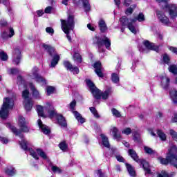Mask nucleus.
Instances as JSON below:
<instances>
[{
	"label": "nucleus",
	"instance_id": "f257e3e1",
	"mask_svg": "<svg viewBox=\"0 0 177 177\" xmlns=\"http://www.w3.org/2000/svg\"><path fill=\"white\" fill-rule=\"evenodd\" d=\"M18 124L20 127L21 130H17L15 126L10 124V123H8L6 124L7 128H10V129L12 130V132L15 133L17 136H19L21 138V141H19V145L23 149V150L27 151L28 150V148L27 146H28V142L26 139H24V136L21 134V132H29L30 129L27 127V122H26V119L23 116H19L18 118Z\"/></svg>",
	"mask_w": 177,
	"mask_h": 177
},
{
	"label": "nucleus",
	"instance_id": "f03ea898",
	"mask_svg": "<svg viewBox=\"0 0 177 177\" xmlns=\"http://www.w3.org/2000/svg\"><path fill=\"white\" fill-rule=\"evenodd\" d=\"M136 21H145V15H143V13H140L137 17L130 20L125 16L120 18V23L122 27L127 26V28H129L133 34H136V32H138L136 26L133 25V23H136Z\"/></svg>",
	"mask_w": 177,
	"mask_h": 177
},
{
	"label": "nucleus",
	"instance_id": "7ed1b4c3",
	"mask_svg": "<svg viewBox=\"0 0 177 177\" xmlns=\"http://www.w3.org/2000/svg\"><path fill=\"white\" fill-rule=\"evenodd\" d=\"M13 106H15V97L4 98L0 109V118L6 120L9 117V111L13 109Z\"/></svg>",
	"mask_w": 177,
	"mask_h": 177
},
{
	"label": "nucleus",
	"instance_id": "20e7f679",
	"mask_svg": "<svg viewBox=\"0 0 177 177\" xmlns=\"http://www.w3.org/2000/svg\"><path fill=\"white\" fill-rule=\"evenodd\" d=\"M62 30L66 34L67 39L71 42V36H70V31L74 30L75 22L74 21V16L69 15L67 20L61 19Z\"/></svg>",
	"mask_w": 177,
	"mask_h": 177
},
{
	"label": "nucleus",
	"instance_id": "39448f33",
	"mask_svg": "<svg viewBox=\"0 0 177 177\" xmlns=\"http://www.w3.org/2000/svg\"><path fill=\"white\" fill-rule=\"evenodd\" d=\"M169 0H156L163 10L169 12L171 19H175L177 16V6L176 4H168Z\"/></svg>",
	"mask_w": 177,
	"mask_h": 177
},
{
	"label": "nucleus",
	"instance_id": "423d86ee",
	"mask_svg": "<svg viewBox=\"0 0 177 177\" xmlns=\"http://www.w3.org/2000/svg\"><path fill=\"white\" fill-rule=\"evenodd\" d=\"M95 44L98 46L99 52H104V50L102 47L105 46L109 50H110V46H111V41L106 37H97L95 39Z\"/></svg>",
	"mask_w": 177,
	"mask_h": 177
},
{
	"label": "nucleus",
	"instance_id": "0eeeda50",
	"mask_svg": "<svg viewBox=\"0 0 177 177\" xmlns=\"http://www.w3.org/2000/svg\"><path fill=\"white\" fill-rule=\"evenodd\" d=\"M43 48H44V49L48 52L50 56L53 57L50 67H55L59 63V60H60V57L57 55V53H56V51L53 47L49 45L44 44Z\"/></svg>",
	"mask_w": 177,
	"mask_h": 177
},
{
	"label": "nucleus",
	"instance_id": "6e6552de",
	"mask_svg": "<svg viewBox=\"0 0 177 177\" xmlns=\"http://www.w3.org/2000/svg\"><path fill=\"white\" fill-rule=\"evenodd\" d=\"M29 96L30 91L26 89L22 92V97L24 99V106L26 111H30L34 105V102H32V100H31Z\"/></svg>",
	"mask_w": 177,
	"mask_h": 177
},
{
	"label": "nucleus",
	"instance_id": "1a4fd4ad",
	"mask_svg": "<svg viewBox=\"0 0 177 177\" xmlns=\"http://www.w3.org/2000/svg\"><path fill=\"white\" fill-rule=\"evenodd\" d=\"M86 83L87 86H88V88H90V91L93 96L95 99H100V91L97 89L96 86H95V84H93V82H92V81H91L90 80H86Z\"/></svg>",
	"mask_w": 177,
	"mask_h": 177
},
{
	"label": "nucleus",
	"instance_id": "9d476101",
	"mask_svg": "<svg viewBox=\"0 0 177 177\" xmlns=\"http://www.w3.org/2000/svg\"><path fill=\"white\" fill-rule=\"evenodd\" d=\"M75 106H77V102H75V100H73L70 103L69 109L73 113L76 120L81 124H84V122H85V119L82 118V116L81 115V114H80V113L74 111Z\"/></svg>",
	"mask_w": 177,
	"mask_h": 177
},
{
	"label": "nucleus",
	"instance_id": "9b49d317",
	"mask_svg": "<svg viewBox=\"0 0 177 177\" xmlns=\"http://www.w3.org/2000/svg\"><path fill=\"white\" fill-rule=\"evenodd\" d=\"M64 67L66 68L68 71H71L73 74H79L80 73V68L77 66H73V64L68 61H64L63 62Z\"/></svg>",
	"mask_w": 177,
	"mask_h": 177
},
{
	"label": "nucleus",
	"instance_id": "f8f14e48",
	"mask_svg": "<svg viewBox=\"0 0 177 177\" xmlns=\"http://www.w3.org/2000/svg\"><path fill=\"white\" fill-rule=\"evenodd\" d=\"M21 60V52L19 48H15L12 54V63L17 66Z\"/></svg>",
	"mask_w": 177,
	"mask_h": 177
},
{
	"label": "nucleus",
	"instance_id": "ddd939ff",
	"mask_svg": "<svg viewBox=\"0 0 177 177\" xmlns=\"http://www.w3.org/2000/svg\"><path fill=\"white\" fill-rule=\"evenodd\" d=\"M156 15L161 23H162L165 26H169L171 24V22H169V19H168V17H167V16L164 15V12H162V11H157Z\"/></svg>",
	"mask_w": 177,
	"mask_h": 177
},
{
	"label": "nucleus",
	"instance_id": "4468645a",
	"mask_svg": "<svg viewBox=\"0 0 177 177\" xmlns=\"http://www.w3.org/2000/svg\"><path fill=\"white\" fill-rule=\"evenodd\" d=\"M161 86L163 89H168V86H169V77L167 76V75L164 74L160 76Z\"/></svg>",
	"mask_w": 177,
	"mask_h": 177
},
{
	"label": "nucleus",
	"instance_id": "2eb2a0df",
	"mask_svg": "<svg viewBox=\"0 0 177 177\" xmlns=\"http://www.w3.org/2000/svg\"><path fill=\"white\" fill-rule=\"evenodd\" d=\"M95 68V72L98 77H103V68H102V64L100 62H95L93 66Z\"/></svg>",
	"mask_w": 177,
	"mask_h": 177
},
{
	"label": "nucleus",
	"instance_id": "dca6fc26",
	"mask_svg": "<svg viewBox=\"0 0 177 177\" xmlns=\"http://www.w3.org/2000/svg\"><path fill=\"white\" fill-rule=\"evenodd\" d=\"M37 124L40 129H41V132L44 133V135H49L50 133V129H49L48 127H47L45 124H42V120L41 119H39L37 120Z\"/></svg>",
	"mask_w": 177,
	"mask_h": 177
},
{
	"label": "nucleus",
	"instance_id": "f3484780",
	"mask_svg": "<svg viewBox=\"0 0 177 177\" xmlns=\"http://www.w3.org/2000/svg\"><path fill=\"white\" fill-rule=\"evenodd\" d=\"M29 86L32 92V96L35 99H41V93H39V91L35 88V86H34L32 83H30Z\"/></svg>",
	"mask_w": 177,
	"mask_h": 177
},
{
	"label": "nucleus",
	"instance_id": "a211bd4d",
	"mask_svg": "<svg viewBox=\"0 0 177 177\" xmlns=\"http://www.w3.org/2000/svg\"><path fill=\"white\" fill-rule=\"evenodd\" d=\"M143 45L145 46L147 49H150L151 50L158 52V46H156V44L153 43H150V41L145 40L143 41Z\"/></svg>",
	"mask_w": 177,
	"mask_h": 177
},
{
	"label": "nucleus",
	"instance_id": "6ab92c4d",
	"mask_svg": "<svg viewBox=\"0 0 177 177\" xmlns=\"http://www.w3.org/2000/svg\"><path fill=\"white\" fill-rule=\"evenodd\" d=\"M138 164L142 165L144 171H145V174H151V171L150 170V166L149 165V162L143 159H140V162H138Z\"/></svg>",
	"mask_w": 177,
	"mask_h": 177
},
{
	"label": "nucleus",
	"instance_id": "aec40b11",
	"mask_svg": "<svg viewBox=\"0 0 177 177\" xmlns=\"http://www.w3.org/2000/svg\"><path fill=\"white\" fill-rule=\"evenodd\" d=\"M110 132L112 133L113 138L116 140H120L121 139V133H120L117 127H112L110 129Z\"/></svg>",
	"mask_w": 177,
	"mask_h": 177
},
{
	"label": "nucleus",
	"instance_id": "412c9836",
	"mask_svg": "<svg viewBox=\"0 0 177 177\" xmlns=\"http://www.w3.org/2000/svg\"><path fill=\"white\" fill-rule=\"evenodd\" d=\"M57 120L60 127H63L64 128H66V127H67V122H66V118H64L63 115H57Z\"/></svg>",
	"mask_w": 177,
	"mask_h": 177
},
{
	"label": "nucleus",
	"instance_id": "4be33fe9",
	"mask_svg": "<svg viewBox=\"0 0 177 177\" xmlns=\"http://www.w3.org/2000/svg\"><path fill=\"white\" fill-rule=\"evenodd\" d=\"M129 155L136 161V162H140V159H139V157L138 156V154L136 153V151L133 149H129Z\"/></svg>",
	"mask_w": 177,
	"mask_h": 177
},
{
	"label": "nucleus",
	"instance_id": "5701e85b",
	"mask_svg": "<svg viewBox=\"0 0 177 177\" xmlns=\"http://www.w3.org/2000/svg\"><path fill=\"white\" fill-rule=\"evenodd\" d=\"M111 93H113V90L111 87H109L104 93H100V97L106 100Z\"/></svg>",
	"mask_w": 177,
	"mask_h": 177
},
{
	"label": "nucleus",
	"instance_id": "b1692460",
	"mask_svg": "<svg viewBox=\"0 0 177 177\" xmlns=\"http://www.w3.org/2000/svg\"><path fill=\"white\" fill-rule=\"evenodd\" d=\"M38 68L34 67L32 69L31 73L28 74V77H30V78H32V80H35L39 75V74H38Z\"/></svg>",
	"mask_w": 177,
	"mask_h": 177
},
{
	"label": "nucleus",
	"instance_id": "393cba45",
	"mask_svg": "<svg viewBox=\"0 0 177 177\" xmlns=\"http://www.w3.org/2000/svg\"><path fill=\"white\" fill-rule=\"evenodd\" d=\"M98 26L101 32H105L107 31V25H106V21L103 19H100L98 22Z\"/></svg>",
	"mask_w": 177,
	"mask_h": 177
},
{
	"label": "nucleus",
	"instance_id": "a878e982",
	"mask_svg": "<svg viewBox=\"0 0 177 177\" xmlns=\"http://www.w3.org/2000/svg\"><path fill=\"white\" fill-rule=\"evenodd\" d=\"M126 167L130 176H133V177L136 176V171H135V168L132 167V165L128 163H126Z\"/></svg>",
	"mask_w": 177,
	"mask_h": 177
},
{
	"label": "nucleus",
	"instance_id": "bb28decb",
	"mask_svg": "<svg viewBox=\"0 0 177 177\" xmlns=\"http://www.w3.org/2000/svg\"><path fill=\"white\" fill-rule=\"evenodd\" d=\"M100 137L102 140V145L104 146V147H106L107 149H110V142H109V138L106 136L104 134H101Z\"/></svg>",
	"mask_w": 177,
	"mask_h": 177
},
{
	"label": "nucleus",
	"instance_id": "cd10ccee",
	"mask_svg": "<svg viewBox=\"0 0 177 177\" xmlns=\"http://www.w3.org/2000/svg\"><path fill=\"white\" fill-rule=\"evenodd\" d=\"M5 173L6 175H8V176H13L16 175V169L13 167H8L5 169Z\"/></svg>",
	"mask_w": 177,
	"mask_h": 177
},
{
	"label": "nucleus",
	"instance_id": "c85d7f7f",
	"mask_svg": "<svg viewBox=\"0 0 177 177\" xmlns=\"http://www.w3.org/2000/svg\"><path fill=\"white\" fill-rule=\"evenodd\" d=\"M170 97L173 102L177 103V91L176 89L174 88L171 89L169 92Z\"/></svg>",
	"mask_w": 177,
	"mask_h": 177
},
{
	"label": "nucleus",
	"instance_id": "c756f323",
	"mask_svg": "<svg viewBox=\"0 0 177 177\" xmlns=\"http://www.w3.org/2000/svg\"><path fill=\"white\" fill-rule=\"evenodd\" d=\"M82 2L83 8L85 12H89L91 10V4H89V0H80Z\"/></svg>",
	"mask_w": 177,
	"mask_h": 177
},
{
	"label": "nucleus",
	"instance_id": "7c9ffc66",
	"mask_svg": "<svg viewBox=\"0 0 177 177\" xmlns=\"http://www.w3.org/2000/svg\"><path fill=\"white\" fill-rule=\"evenodd\" d=\"M36 153H37L38 156L43 158V160H48V156L46 155V153L44 151V150L37 149H36Z\"/></svg>",
	"mask_w": 177,
	"mask_h": 177
},
{
	"label": "nucleus",
	"instance_id": "2f4dec72",
	"mask_svg": "<svg viewBox=\"0 0 177 177\" xmlns=\"http://www.w3.org/2000/svg\"><path fill=\"white\" fill-rule=\"evenodd\" d=\"M47 107L50 109V111H48V114L50 115V118H53L55 115L56 114V112L55 111V109L53 108V106L50 105V103L48 102L47 104Z\"/></svg>",
	"mask_w": 177,
	"mask_h": 177
},
{
	"label": "nucleus",
	"instance_id": "473e14b6",
	"mask_svg": "<svg viewBox=\"0 0 177 177\" xmlns=\"http://www.w3.org/2000/svg\"><path fill=\"white\" fill-rule=\"evenodd\" d=\"M35 81L36 82H38V84H40V85L41 86L46 85L47 84L46 80H45V78H44L42 76L39 75L37 77Z\"/></svg>",
	"mask_w": 177,
	"mask_h": 177
},
{
	"label": "nucleus",
	"instance_id": "72a5a7b5",
	"mask_svg": "<svg viewBox=\"0 0 177 177\" xmlns=\"http://www.w3.org/2000/svg\"><path fill=\"white\" fill-rule=\"evenodd\" d=\"M55 88L52 86H47L46 87V92L47 96H50L52 94L55 93Z\"/></svg>",
	"mask_w": 177,
	"mask_h": 177
},
{
	"label": "nucleus",
	"instance_id": "f704fd0d",
	"mask_svg": "<svg viewBox=\"0 0 177 177\" xmlns=\"http://www.w3.org/2000/svg\"><path fill=\"white\" fill-rule=\"evenodd\" d=\"M168 70L169 73H171L174 75H177V65L176 64L170 65L168 68Z\"/></svg>",
	"mask_w": 177,
	"mask_h": 177
},
{
	"label": "nucleus",
	"instance_id": "c9c22d12",
	"mask_svg": "<svg viewBox=\"0 0 177 177\" xmlns=\"http://www.w3.org/2000/svg\"><path fill=\"white\" fill-rule=\"evenodd\" d=\"M175 175V172L168 174V172L165 171H162L161 174L158 175V177H172Z\"/></svg>",
	"mask_w": 177,
	"mask_h": 177
},
{
	"label": "nucleus",
	"instance_id": "e433bc0d",
	"mask_svg": "<svg viewBox=\"0 0 177 177\" xmlns=\"http://www.w3.org/2000/svg\"><path fill=\"white\" fill-rule=\"evenodd\" d=\"M162 62L165 64H168L169 65L171 63V57H169L168 54H164L162 55Z\"/></svg>",
	"mask_w": 177,
	"mask_h": 177
},
{
	"label": "nucleus",
	"instance_id": "4c0bfd02",
	"mask_svg": "<svg viewBox=\"0 0 177 177\" xmlns=\"http://www.w3.org/2000/svg\"><path fill=\"white\" fill-rule=\"evenodd\" d=\"M73 60L77 64H80L82 62V57H81V55L80 53H75L73 55Z\"/></svg>",
	"mask_w": 177,
	"mask_h": 177
},
{
	"label": "nucleus",
	"instance_id": "58836bf2",
	"mask_svg": "<svg viewBox=\"0 0 177 177\" xmlns=\"http://www.w3.org/2000/svg\"><path fill=\"white\" fill-rule=\"evenodd\" d=\"M89 109L95 118H100V115H99V113H97V110H96V108L90 107Z\"/></svg>",
	"mask_w": 177,
	"mask_h": 177
},
{
	"label": "nucleus",
	"instance_id": "ea45409f",
	"mask_svg": "<svg viewBox=\"0 0 177 177\" xmlns=\"http://www.w3.org/2000/svg\"><path fill=\"white\" fill-rule=\"evenodd\" d=\"M38 115L40 117H44V106L41 105H38L36 108Z\"/></svg>",
	"mask_w": 177,
	"mask_h": 177
},
{
	"label": "nucleus",
	"instance_id": "a19ab883",
	"mask_svg": "<svg viewBox=\"0 0 177 177\" xmlns=\"http://www.w3.org/2000/svg\"><path fill=\"white\" fill-rule=\"evenodd\" d=\"M157 135L158 136H159L161 140H167V136L165 135V133H164V132H162V131L158 130Z\"/></svg>",
	"mask_w": 177,
	"mask_h": 177
},
{
	"label": "nucleus",
	"instance_id": "79ce46f5",
	"mask_svg": "<svg viewBox=\"0 0 177 177\" xmlns=\"http://www.w3.org/2000/svg\"><path fill=\"white\" fill-rule=\"evenodd\" d=\"M59 147L61 149V150H62V151H66L68 146L67 145V143H66V141H63L59 144Z\"/></svg>",
	"mask_w": 177,
	"mask_h": 177
},
{
	"label": "nucleus",
	"instance_id": "37998d69",
	"mask_svg": "<svg viewBox=\"0 0 177 177\" xmlns=\"http://www.w3.org/2000/svg\"><path fill=\"white\" fill-rule=\"evenodd\" d=\"M111 80L114 84H118L120 82V77L116 73H113L111 75Z\"/></svg>",
	"mask_w": 177,
	"mask_h": 177
},
{
	"label": "nucleus",
	"instance_id": "c03bdc74",
	"mask_svg": "<svg viewBox=\"0 0 177 177\" xmlns=\"http://www.w3.org/2000/svg\"><path fill=\"white\" fill-rule=\"evenodd\" d=\"M111 113L114 117H116V118H120V117H121V113H120L115 108L111 109Z\"/></svg>",
	"mask_w": 177,
	"mask_h": 177
},
{
	"label": "nucleus",
	"instance_id": "a18cd8bd",
	"mask_svg": "<svg viewBox=\"0 0 177 177\" xmlns=\"http://www.w3.org/2000/svg\"><path fill=\"white\" fill-rule=\"evenodd\" d=\"M28 150L30 156H32L33 158H35V160H39V158L38 157V155L37 154V152H35V151L30 148L28 149Z\"/></svg>",
	"mask_w": 177,
	"mask_h": 177
},
{
	"label": "nucleus",
	"instance_id": "49530a36",
	"mask_svg": "<svg viewBox=\"0 0 177 177\" xmlns=\"http://www.w3.org/2000/svg\"><path fill=\"white\" fill-rule=\"evenodd\" d=\"M51 169L54 174H62V169L57 166H51Z\"/></svg>",
	"mask_w": 177,
	"mask_h": 177
},
{
	"label": "nucleus",
	"instance_id": "de8ad7c7",
	"mask_svg": "<svg viewBox=\"0 0 177 177\" xmlns=\"http://www.w3.org/2000/svg\"><path fill=\"white\" fill-rule=\"evenodd\" d=\"M169 135L171 136L172 139L174 140H175L176 142H177V132L175 131L173 129H171L169 131Z\"/></svg>",
	"mask_w": 177,
	"mask_h": 177
},
{
	"label": "nucleus",
	"instance_id": "09e8293b",
	"mask_svg": "<svg viewBox=\"0 0 177 177\" xmlns=\"http://www.w3.org/2000/svg\"><path fill=\"white\" fill-rule=\"evenodd\" d=\"M8 74H10V75H15V74H17L19 73V69L17 68H8L7 71Z\"/></svg>",
	"mask_w": 177,
	"mask_h": 177
},
{
	"label": "nucleus",
	"instance_id": "8fccbe9b",
	"mask_svg": "<svg viewBox=\"0 0 177 177\" xmlns=\"http://www.w3.org/2000/svg\"><path fill=\"white\" fill-rule=\"evenodd\" d=\"M0 59L3 62H6L8 60V54L3 51L0 52Z\"/></svg>",
	"mask_w": 177,
	"mask_h": 177
},
{
	"label": "nucleus",
	"instance_id": "3c124183",
	"mask_svg": "<svg viewBox=\"0 0 177 177\" xmlns=\"http://www.w3.org/2000/svg\"><path fill=\"white\" fill-rule=\"evenodd\" d=\"M144 150H145V153H147V154H153L154 153V151L149 147H146V146L144 147Z\"/></svg>",
	"mask_w": 177,
	"mask_h": 177
},
{
	"label": "nucleus",
	"instance_id": "603ef678",
	"mask_svg": "<svg viewBox=\"0 0 177 177\" xmlns=\"http://www.w3.org/2000/svg\"><path fill=\"white\" fill-rule=\"evenodd\" d=\"M122 133H124V135H131L132 133V129L129 127L125 128L122 130Z\"/></svg>",
	"mask_w": 177,
	"mask_h": 177
},
{
	"label": "nucleus",
	"instance_id": "864d4df0",
	"mask_svg": "<svg viewBox=\"0 0 177 177\" xmlns=\"http://www.w3.org/2000/svg\"><path fill=\"white\" fill-rule=\"evenodd\" d=\"M17 84L19 86L24 85V80H23V77H21L20 75L18 76L17 78Z\"/></svg>",
	"mask_w": 177,
	"mask_h": 177
},
{
	"label": "nucleus",
	"instance_id": "5fc2aeb1",
	"mask_svg": "<svg viewBox=\"0 0 177 177\" xmlns=\"http://www.w3.org/2000/svg\"><path fill=\"white\" fill-rule=\"evenodd\" d=\"M46 32L48 34H50V35H53V34H55V30H53V28H52V27H47L46 28Z\"/></svg>",
	"mask_w": 177,
	"mask_h": 177
},
{
	"label": "nucleus",
	"instance_id": "6e6d98bb",
	"mask_svg": "<svg viewBox=\"0 0 177 177\" xmlns=\"http://www.w3.org/2000/svg\"><path fill=\"white\" fill-rule=\"evenodd\" d=\"M6 26H8V21L5 19H1L0 20V27L3 28L6 27Z\"/></svg>",
	"mask_w": 177,
	"mask_h": 177
},
{
	"label": "nucleus",
	"instance_id": "4d7b16f0",
	"mask_svg": "<svg viewBox=\"0 0 177 177\" xmlns=\"http://www.w3.org/2000/svg\"><path fill=\"white\" fill-rule=\"evenodd\" d=\"M1 38H3V39H8V38H9V34H8V32H3L1 33Z\"/></svg>",
	"mask_w": 177,
	"mask_h": 177
},
{
	"label": "nucleus",
	"instance_id": "13d9d810",
	"mask_svg": "<svg viewBox=\"0 0 177 177\" xmlns=\"http://www.w3.org/2000/svg\"><path fill=\"white\" fill-rule=\"evenodd\" d=\"M132 13H133V8L132 7H129L125 11L126 15H132Z\"/></svg>",
	"mask_w": 177,
	"mask_h": 177
},
{
	"label": "nucleus",
	"instance_id": "bf43d9fd",
	"mask_svg": "<svg viewBox=\"0 0 177 177\" xmlns=\"http://www.w3.org/2000/svg\"><path fill=\"white\" fill-rule=\"evenodd\" d=\"M0 140L1 141L2 143L4 145H6L9 142V140L5 137H0Z\"/></svg>",
	"mask_w": 177,
	"mask_h": 177
},
{
	"label": "nucleus",
	"instance_id": "052dcab7",
	"mask_svg": "<svg viewBox=\"0 0 177 177\" xmlns=\"http://www.w3.org/2000/svg\"><path fill=\"white\" fill-rule=\"evenodd\" d=\"M9 31V38H12L15 35V30H13V28H10Z\"/></svg>",
	"mask_w": 177,
	"mask_h": 177
},
{
	"label": "nucleus",
	"instance_id": "680f3d73",
	"mask_svg": "<svg viewBox=\"0 0 177 177\" xmlns=\"http://www.w3.org/2000/svg\"><path fill=\"white\" fill-rule=\"evenodd\" d=\"M169 49L171 50V52L177 55V48L169 46Z\"/></svg>",
	"mask_w": 177,
	"mask_h": 177
},
{
	"label": "nucleus",
	"instance_id": "e2e57ef3",
	"mask_svg": "<svg viewBox=\"0 0 177 177\" xmlns=\"http://www.w3.org/2000/svg\"><path fill=\"white\" fill-rule=\"evenodd\" d=\"M53 8L51 6L46 7L44 12L45 13H50L52 12Z\"/></svg>",
	"mask_w": 177,
	"mask_h": 177
},
{
	"label": "nucleus",
	"instance_id": "0e129e2a",
	"mask_svg": "<svg viewBox=\"0 0 177 177\" xmlns=\"http://www.w3.org/2000/svg\"><path fill=\"white\" fill-rule=\"evenodd\" d=\"M132 3V0H124V5L126 6H129Z\"/></svg>",
	"mask_w": 177,
	"mask_h": 177
},
{
	"label": "nucleus",
	"instance_id": "69168bd1",
	"mask_svg": "<svg viewBox=\"0 0 177 177\" xmlns=\"http://www.w3.org/2000/svg\"><path fill=\"white\" fill-rule=\"evenodd\" d=\"M0 2H2V3H3V5L6 6H9L10 5L9 1L8 0H0Z\"/></svg>",
	"mask_w": 177,
	"mask_h": 177
},
{
	"label": "nucleus",
	"instance_id": "338daca9",
	"mask_svg": "<svg viewBox=\"0 0 177 177\" xmlns=\"http://www.w3.org/2000/svg\"><path fill=\"white\" fill-rule=\"evenodd\" d=\"M116 160H118V161H120V162H123L124 158L121 156H116Z\"/></svg>",
	"mask_w": 177,
	"mask_h": 177
},
{
	"label": "nucleus",
	"instance_id": "774afa93",
	"mask_svg": "<svg viewBox=\"0 0 177 177\" xmlns=\"http://www.w3.org/2000/svg\"><path fill=\"white\" fill-rule=\"evenodd\" d=\"M97 174L99 177H105L104 174H103V173H102V170H98Z\"/></svg>",
	"mask_w": 177,
	"mask_h": 177
}]
</instances>
